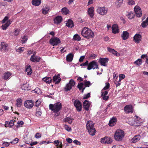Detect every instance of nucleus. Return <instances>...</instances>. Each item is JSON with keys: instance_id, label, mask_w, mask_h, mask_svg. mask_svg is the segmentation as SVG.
<instances>
[{"instance_id": "nucleus-10", "label": "nucleus", "mask_w": 148, "mask_h": 148, "mask_svg": "<svg viewBox=\"0 0 148 148\" xmlns=\"http://www.w3.org/2000/svg\"><path fill=\"white\" fill-rule=\"evenodd\" d=\"M74 104L77 111H80L82 110V104L79 100H76L74 102Z\"/></svg>"}, {"instance_id": "nucleus-44", "label": "nucleus", "mask_w": 148, "mask_h": 148, "mask_svg": "<svg viewBox=\"0 0 148 148\" xmlns=\"http://www.w3.org/2000/svg\"><path fill=\"white\" fill-rule=\"evenodd\" d=\"M84 86V84L83 83L81 82L80 83L78 84L77 87L78 88H79V90H81L82 89Z\"/></svg>"}, {"instance_id": "nucleus-17", "label": "nucleus", "mask_w": 148, "mask_h": 148, "mask_svg": "<svg viewBox=\"0 0 148 148\" xmlns=\"http://www.w3.org/2000/svg\"><path fill=\"white\" fill-rule=\"evenodd\" d=\"M141 37L142 36L140 35L139 34H136L134 37V40L136 42L139 43L141 40Z\"/></svg>"}, {"instance_id": "nucleus-6", "label": "nucleus", "mask_w": 148, "mask_h": 148, "mask_svg": "<svg viewBox=\"0 0 148 148\" xmlns=\"http://www.w3.org/2000/svg\"><path fill=\"white\" fill-rule=\"evenodd\" d=\"M50 44L53 46L57 45L60 43V39L56 37H54L51 39L49 40Z\"/></svg>"}, {"instance_id": "nucleus-8", "label": "nucleus", "mask_w": 148, "mask_h": 148, "mask_svg": "<svg viewBox=\"0 0 148 148\" xmlns=\"http://www.w3.org/2000/svg\"><path fill=\"white\" fill-rule=\"evenodd\" d=\"M134 9L136 16L138 17H140L142 16V12L139 6L136 5L135 6Z\"/></svg>"}, {"instance_id": "nucleus-35", "label": "nucleus", "mask_w": 148, "mask_h": 148, "mask_svg": "<svg viewBox=\"0 0 148 148\" xmlns=\"http://www.w3.org/2000/svg\"><path fill=\"white\" fill-rule=\"evenodd\" d=\"M43 80L48 84L50 83L52 81V79L50 77H46L42 79Z\"/></svg>"}, {"instance_id": "nucleus-49", "label": "nucleus", "mask_w": 148, "mask_h": 148, "mask_svg": "<svg viewBox=\"0 0 148 148\" xmlns=\"http://www.w3.org/2000/svg\"><path fill=\"white\" fill-rule=\"evenodd\" d=\"M24 49V47H19L16 50V51L19 53H21L23 51Z\"/></svg>"}, {"instance_id": "nucleus-63", "label": "nucleus", "mask_w": 148, "mask_h": 148, "mask_svg": "<svg viewBox=\"0 0 148 148\" xmlns=\"http://www.w3.org/2000/svg\"><path fill=\"white\" fill-rule=\"evenodd\" d=\"M3 144L4 145V146L5 147L8 146L10 144L9 143L6 142H5L3 143Z\"/></svg>"}, {"instance_id": "nucleus-64", "label": "nucleus", "mask_w": 148, "mask_h": 148, "mask_svg": "<svg viewBox=\"0 0 148 148\" xmlns=\"http://www.w3.org/2000/svg\"><path fill=\"white\" fill-rule=\"evenodd\" d=\"M14 32L15 33V34H14V35L16 36H17L18 35L19 33V31L17 29H16L14 31Z\"/></svg>"}, {"instance_id": "nucleus-4", "label": "nucleus", "mask_w": 148, "mask_h": 148, "mask_svg": "<svg viewBox=\"0 0 148 148\" xmlns=\"http://www.w3.org/2000/svg\"><path fill=\"white\" fill-rule=\"evenodd\" d=\"M124 134L123 131L121 130H118L116 131L114 134V138L117 141H121L124 136Z\"/></svg>"}, {"instance_id": "nucleus-45", "label": "nucleus", "mask_w": 148, "mask_h": 148, "mask_svg": "<svg viewBox=\"0 0 148 148\" xmlns=\"http://www.w3.org/2000/svg\"><path fill=\"white\" fill-rule=\"evenodd\" d=\"M36 116H40L42 114L41 111L39 108L36 109Z\"/></svg>"}, {"instance_id": "nucleus-16", "label": "nucleus", "mask_w": 148, "mask_h": 148, "mask_svg": "<svg viewBox=\"0 0 148 148\" xmlns=\"http://www.w3.org/2000/svg\"><path fill=\"white\" fill-rule=\"evenodd\" d=\"M40 57L38 56H34V55H32L31 56L30 60L33 62H38L40 61Z\"/></svg>"}, {"instance_id": "nucleus-19", "label": "nucleus", "mask_w": 148, "mask_h": 148, "mask_svg": "<svg viewBox=\"0 0 148 148\" xmlns=\"http://www.w3.org/2000/svg\"><path fill=\"white\" fill-rule=\"evenodd\" d=\"M140 138V136L139 135L135 136L131 140L132 143H135L138 141Z\"/></svg>"}, {"instance_id": "nucleus-47", "label": "nucleus", "mask_w": 148, "mask_h": 148, "mask_svg": "<svg viewBox=\"0 0 148 148\" xmlns=\"http://www.w3.org/2000/svg\"><path fill=\"white\" fill-rule=\"evenodd\" d=\"M101 97H103V99L104 100H107L108 99V96H107L106 95H103V92L102 91L101 92Z\"/></svg>"}, {"instance_id": "nucleus-13", "label": "nucleus", "mask_w": 148, "mask_h": 148, "mask_svg": "<svg viewBox=\"0 0 148 148\" xmlns=\"http://www.w3.org/2000/svg\"><path fill=\"white\" fill-rule=\"evenodd\" d=\"M124 109L125 112L126 113H133L132 106L131 105H128L125 106Z\"/></svg>"}, {"instance_id": "nucleus-60", "label": "nucleus", "mask_w": 148, "mask_h": 148, "mask_svg": "<svg viewBox=\"0 0 148 148\" xmlns=\"http://www.w3.org/2000/svg\"><path fill=\"white\" fill-rule=\"evenodd\" d=\"M8 17H7V16L5 17V18H4L2 21V23H5L6 22V21H8Z\"/></svg>"}, {"instance_id": "nucleus-41", "label": "nucleus", "mask_w": 148, "mask_h": 148, "mask_svg": "<svg viewBox=\"0 0 148 148\" xmlns=\"http://www.w3.org/2000/svg\"><path fill=\"white\" fill-rule=\"evenodd\" d=\"M84 86L86 87H89L91 85V83L89 81H87V80H85L84 81Z\"/></svg>"}, {"instance_id": "nucleus-57", "label": "nucleus", "mask_w": 148, "mask_h": 148, "mask_svg": "<svg viewBox=\"0 0 148 148\" xmlns=\"http://www.w3.org/2000/svg\"><path fill=\"white\" fill-rule=\"evenodd\" d=\"M40 103V101H39L38 100H37L35 103V106H38Z\"/></svg>"}, {"instance_id": "nucleus-28", "label": "nucleus", "mask_w": 148, "mask_h": 148, "mask_svg": "<svg viewBox=\"0 0 148 148\" xmlns=\"http://www.w3.org/2000/svg\"><path fill=\"white\" fill-rule=\"evenodd\" d=\"M73 56H74L72 53H70L66 56V60L69 62H71L73 59Z\"/></svg>"}, {"instance_id": "nucleus-3", "label": "nucleus", "mask_w": 148, "mask_h": 148, "mask_svg": "<svg viewBox=\"0 0 148 148\" xmlns=\"http://www.w3.org/2000/svg\"><path fill=\"white\" fill-rule=\"evenodd\" d=\"M62 108V104L60 102H57L54 104H51L49 105V109L55 112H59Z\"/></svg>"}, {"instance_id": "nucleus-33", "label": "nucleus", "mask_w": 148, "mask_h": 148, "mask_svg": "<svg viewBox=\"0 0 148 148\" xmlns=\"http://www.w3.org/2000/svg\"><path fill=\"white\" fill-rule=\"evenodd\" d=\"M63 14L64 15H66L69 12V10L65 7L63 8L61 10Z\"/></svg>"}, {"instance_id": "nucleus-39", "label": "nucleus", "mask_w": 148, "mask_h": 148, "mask_svg": "<svg viewBox=\"0 0 148 148\" xmlns=\"http://www.w3.org/2000/svg\"><path fill=\"white\" fill-rule=\"evenodd\" d=\"M16 102L17 103L16 104V105L18 107H20L22 102V100L21 99L18 98L16 100Z\"/></svg>"}, {"instance_id": "nucleus-23", "label": "nucleus", "mask_w": 148, "mask_h": 148, "mask_svg": "<svg viewBox=\"0 0 148 148\" xmlns=\"http://www.w3.org/2000/svg\"><path fill=\"white\" fill-rule=\"evenodd\" d=\"M54 23L56 24L60 23L62 21V18L60 16H58L54 20Z\"/></svg>"}, {"instance_id": "nucleus-34", "label": "nucleus", "mask_w": 148, "mask_h": 148, "mask_svg": "<svg viewBox=\"0 0 148 148\" xmlns=\"http://www.w3.org/2000/svg\"><path fill=\"white\" fill-rule=\"evenodd\" d=\"M25 71L27 72V75H30L32 73V70L30 65H29L26 68Z\"/></svg>"}, {"instance_id": "nucleus-27", "label": "nucleus", "mask_w": 148, "mask_h": 148, "mask_svg": "<svg viewBox=\"0 0 148 148\" xmlns=\"http://www.w3.org/2000/svg\"><path fill=\"white\" fill-rule=\"evenodd\" d=\"M66 25L69 27H72L74 26L73 21L71 19H69L66 23Z\"/></svg>"}, {"instance_id": "nucleus-48", "label": "nucleus", "mask_w": 148, "mask_h": 148, "mask_svg": "<svg viewBox=\"0 0 148 148\" xmlns=\"http://www.w3.org/2000/svg\"><path fill=\"white\" fill-rule=\"evenodd\" d=\"M18 139L17 138H15L13 141L10 142V143L12 144H15L18 143Z\"/></svg>"}, {"instance_id": "nucleus-40", "label": "nucleus", "mask_w": 148, "mask_h": 148, "mask_svg": "<svg viewBox=\"0 0 148 148\" xmlns=\"http://www.w3.org/2000/svg\"><path fill=\"white\" fill-rule=\"evenodd\" d=\"M72 87L71 86L69 83H68L66 84V86L64 88V89H65L66 91H67L70 90L71 89Z\"/></svg>"}, {"instance_id": "nucleus-20", "label": "nucleus", "mask_w": 148, "mask_h": 148, "mask_svg": "<svg viewBox=\"0 0 148 148\" xmlns=\"http://www.w3.org/2000/svg\"><path fill=\"white\" fill-rule=\"evenodd\" d=\"M129 37V33L127 31H124L121 35V37L123 40H125Z\"/></svg>"}, {"instance_id": "nucleus-51", "label": "nucleus", "mask_w": 148, "mask_h": 148, "mask_svg": "<svg viewBox=\"0 0 148 148\" xmlns=\"http://www.w3.org/2000/svg\"><path fill=\"white\" fill-rule=\"evenodd\" d=\"M27 38L26 36H24L22 38V40H21L22 44H24L27 41Z\"/></svg>"}, {"instance_id": "nucleus-37", "label": "nucleus", "mask_w": 148, "mask_h": 148, "mask_svg": "<svg viewBox=\"0 0 148 148\" xmlns=\"http://www.w3.org/2000/svg\"><path fill=\"white\" fill-rule=\"evenodd\" d=\"M73 119L71 118L66 117L64 119L63 121L64 122H67L71 124L72 123Z\"/></svg>"}, {"instance_id": "nucleus-7", "label": "nucleus", "mask_w": 148, "mask_h": 148, "mask_svg": "<svg viewBox=\"0 0 148 148\" xmlns=\"http://www.w3.org/2000/svg\"><path fill=\"white\" fill-rule=\"evenodd\" d=\"M97 11L98 13L102 15H104L106 14L107 12V10L104 7H98L97 9Z\"/></svg>"}, {"instance_id": "nucleus-18", "label": "nucleus", "mask_w": 148, "mask_h": 148, "mask_svg": "<svg viewBox=\"0 0 148 148\" xmlns=\"http://www.w3.org/2000/svg\"><path fill=\"white\" fill-rule=\"evenodd\" d=\"M61 80V78H60L59 75L54 76L53 79V81L56 84H58Z\"/></svg>"}, {"instance_id": "nucleus-38", "label": "nucleus", "mask_w": 148, "mask_h": 148, "mask_svg": "<svg viewBox=\"0 0 148 148\" xmlns=\"http://www.w3.org/2000/svg\"><path fill=\"white\" fill-rule=\"evenodd\" d=\"M49 10L48 7H44L42 9V12L43 14H47Z\"/></svg>"}, {"instance_id": "nucleus-31", "label": "nucleus", "mask_w": 148, "mask_h": 148, "mask_svg": "<svg viewBox=\"0 0 148 148\" xmlns=\"http://www.w3.org/2000/svg\"><path fill=\"white\" fill-rule=\"evenodd\" d=\"M21 87L22 90H29L30 88V87L29 86V84L27 83L25 84H24L21 86Z\"/></svg>"}, {"instance_id": "nucleus-29", "label": "nucleus", "mask_w": 148, "mask_h": 148, "mask_svg": "<svg viewBox=\"0 0 148 148\" xmlns=\"http://www.w3.org/2000/svg\"><path fill=\"white\" fill-rule=\"evenodd\" d=\"M12 74L9 72H5L4 75L3 76V79L5 80H6L9 79V77L11 76Z\"/></svg>"}, {"instance_id": "nucleus-42", "label": "nucleus", "mask_w": 148, "mask_h": 148, "mask_svg": "<svg viewBox=\"0 0 148 148\" xmlns=\"http://www.w3.org/2000/svg\"><path fill=\"white\" fill-rule=\"evenodd\" d=\"M142 62L141 59H138L137 60L134 62V63L135 64L137 65L138 66L142 64Z\"/></svg>"}, {"instance_id": "nucleus-12", "label": "nucleus", "mask_w": 148, "mask_h": 148, "mask_svg": "<svg viewBox=\"0 0 148 148\" xmlns=\"http://www.w3.org/2000/svg\"><path fill=\"white\" fill-rule=\"evenodd\" d=\"M25 106L27 108H30L33 106V101L32 100H28L25 102L24 103Z\"/></svg>"}, {"instance_id": "nucleus-61", "label": "nucleus", "mask_w": 148, "mask_h": 148, "mask_svg": "<svg viewBox=\"0 0 148 148\" xmlns=\"http://www.w3.org/2000/svg\"><path fill=\"white\" fill-rule=\"evenodd\" d=\"M129 15H130V16H129L128 18L129 19H131L132 18H134V15H133V13L131 14V13H129Z\"/></svg>"}, {"instance_id": "nucleus-24", "label": "nucleus", "mask_w": 148, "mask_h": 148, "mask_svg": "<svg viewBox=\"0 0 148 148\" xmlns=\"http://www.w3.org/2000/svg\"><path fill=\"white\" fill-rule=\"evenodd\" d=\"M108 51L112 53L114 55L116 56H120V54L119 53H118L116 51H115L114 49H111L109 47L107 48Z\"/></svg>"}, {"instance_id": "nucleus-50", "label": "nucleus", "mask_w": 148, "mask_h": 148, "mask_svg": "<svg viewBox=\"0 0 148 148\" xmlns=\"http://www.w3.org/2000/svg\"><path fill=\"white\" fill-rule=\"evenodd\" d=\"M69 83L71 85V86L73 87L74 86L75 82L73 80L71 79L69 82Z\"/></svg>"}, {"instance_id": "nucleus-56", "label": "nucleus", "mask_w": 148, "mask_h": 148, "mask_svg": "<svg viewBox=\"0 0 148 148\" xmlns=\"http://www.w3.org/2000/svg\"><path fill=\"white\" fill-rule=\"evenodd\" d=\"M41 134L39 133H37L35 135V137L36 138H39L41 137Z\"/></svg>"}, {"instance_id": "nucleus-43", "label": "nucleus", "mask_w": 148, "mask_h": 148, "mask_svg": "<svg viewBox=\"0 0 148 148\" xmlns=\"http://www.w3.org/2000/svg\"><path fill=\"white\" fill-rule=\"evenodd\" d=\"M73 38L75 40H80L81 39L80 37L77 34L75 35L73 37Z\"/></svg>"}, {"instance_id": "nucleus-9", "label": "nucleus", "mask_w": 148, "mask_h": 148, "mask_svg": "<svg viewBox=\"0 0 148 148\" xmlns=\"http://www.w3.org/2000/svg\"><path fill=\"white\" fill-rule=\"evenodd\" d=\"M112 139L109 137L106 136L101 139V142L103 143L110 144L112 143Z\"/></svg>"}, {"instance_id": "nucleus-25", "label": "nucleus", "mask_w": 148, "mask_h": 148, "mask_svg": "<svg viewBox=\"0 0 148 148\" xmlns=\"http://www.w3.org/2000/svg\"><path fill=\"white\" fill-rule=\"evenodd\" d=\"M116 119L114 117H113L110 120L109 123V124L110 126H113L116 123Z\"/></svg>"}, {"instance_id": "nucleus-11", "label": "nucleus", "mask_w": 148, "mask_h": 148, "mask_svg": "<svg viewBox=\"0 0 148 148\" xmlns=\"http://www.w3.org/2000/svg\"><path fill=\"white\" fill-rule=\"evenodd\" d=\"M108 61V58H100L99 60V62L100 63L101 65L106 66L107 64Z\"/></svg>"}, {"instance_id": "nucleus-14", "label": "nucleus", "mask_w": 148, "mask_h": 148, "mask_svg": "<svg viewBox=\"0 0 148 148\" xmlns=\"http://www.w3.org/2000/svg\"><path fill=\"white\" fill-rule=\"evenodd\" d=\"M1 48L0 50L2 52H5L7 51V47L8 46L7 44H6L4 42H2L1 44Z\"/></svg>"}, {"instance_id": "nucleus-32", "label": "nucleus", "mask_w": 148, "mask_h": 148, "mask_svg": "<svg viewBox=\"0 0 148 148\" xmlns=\"http://www.w3.org/2000/svg\"><path fill=\"white\" fill-rule=\"evenodd\" d=\"M41 3V0H32V4L35 6L39 5Z\"/></svg>"}, {"instance_id": "nucleus-2", "label": "nucleus", "mask_w": 148, "mask_h": 148, "mask_svg": "<svg viewBox=\"0 0 148 148\" xmlns=\"http://www.w3.org/2000/svg\"><path fill=\"white\" fill-rule=\"evenodd\" d=\"M87 130L88 131L89 134L92 136L95 134L96 130L94 127V123L92 121H89L87 122L86 125Z\"/></svg>"}, {"instance_id": "nucleus-15", "label": "nucleus", "mask_w": 148, "mask_h": 148, "mask_svg": "<svg viewBox=\"0 0 148 148\" xmlns=\"http://www.w3.org/2000/svg\"><path fill=\"white\" fill-rule=\"evenodd\" d=\"M127 122L131 125L135 126L137 125L136 120L132 118L129 119L127 120Z\"/></svg>"}, {"instance_id": "nucleus-26", "label": "nucleus", "mask_w": 148, "mask_h": 148, "mask_svg": "<svg viewBox=\"0 0 148 148\" xmlns=\"http://www.w3.org/2000/svg\"><path fill=\"white\" fill-rule=\"evenodd\" d=\"M112 32L114 34L118 33L119 29L118 25L116 24L113 25L112 27Z\"/></svg>"}, {"instance_id": "nucleus-46", "label": "nucleus", "mask_w": 148, "mask_h": 148, "mask_svg": "<svg viewBox=\"0 0 148 148\" xmlns=\"http://www.w3.org/2000/svg\"><path fill=\"white\" fill-rule=\"evenodd\" d=\"M64 128L68 132H71L72 130L71 127L66 125H64Z\"/></svg>"}, {"instance_id": "nucleus-52", "label": "nucleus", "mask_w": 148, "mask_h": 148, "mask_svg": "<svg viewBox=\"0 0 148 148\" xmlns=\"http://www.w3.org/2000/svg\"><path fill=\"white\" fill-rule=\"evenodd\" d=\"M106 86H105L103 90H106L108 89L110 87V84L108 83H106Z\"/></svg>"}, {"instance_id": "nucleus-1", "label": "nucleus", "mask_w": 148, "mask_h": 148, "mask_svg": "<svg viewBox=\"0 0 148 148\" xmlns=\"http://www.w3.org/2000/svg\"><path fill=\"white\" fill-rule=\"evenodd\" d=\"M81 34L83 37L87 39L92 38L94 36V34L93 32L90 29L86 27L83 28Z\"/></svg>"}, {"instance_id": "nucleus-55", "label": "nucleus", "mask_w": 148, "mask_h": 148, "mask_svg": "<svg viewBox=\"0 0 148 148\" xmlns=\"http://www.w3.org/2000/svg\"><path fill=\"white\" fill-rule=\"evenodd\" d=\"M125 77V75L124 74H120L119 75L120 81H121V79H124Z\"/></svg>"}, {"instance_id": "nucleus-36", "label": "nucleus", "mask_w": 148, "mask_h": 148, "mask_svg": "<svg viewBox=\"0 0 148 148\" xmlns=\"http://www.w3.org/2000/svg\"><path fill=\"white\" fill-rule=\"evenodd\" d=\"M148 25V17L145 21H143L141 24L142 27L144 28L146 27Z\"/></svg>"}, {"instance_id": "nucleus-58", "label": "nucleus", "mask_w": 148, "mask_h": 148, "mask_svg": "<svg viewBox=\"0 0 148 148\" xmlns=\"http://www.w3.org/2000/svg\"><path fill=\"white\" fill-rule=\"evenodd\" d=\"M73 142L77 145H80L81 144L80 142L77 140H74Z\"/></svg>"}, {"instance_id": "nucleus-30", "label": "nucleus", "mask_w": 148, "mask_h": 148, "mask_svg": "<svg viewBox=\"0 0 148 148\" xmlns=\"http://www.w3.org/2000/svg\"><path fill=\"white\" fill-rule=\"evenodd\" d=\"M11 23V22L10 20L8 21L4 25H2L1 27L3 29V30H5Z\"/></svg>"}, {"instance_id": "nucleus-59", "label": "nucleus", "mask_w": 148, "mask_h": 148, "mask_svg": "<svg viewBox=\"0 0 148 148\" xmlns=\"http://www.w3.org/2000/svg\"><path fill=\"white\" fill-rule=\"evenodd\" d=\"M66 141L69 143H71L73 141L72 140L69 138H66Z\"/></svg>"}, {"instance_id": "nucleus-62", "label": "nucleus", "mask_w": 148, "mask_h": 148, "mask_svg": "<svg viewBox=\"0 0 148 148\" xmlns=\"http://www.w3.org/2000/svg\"><path fill=\"white\" fill-rule=\"evenodd\" d=\"M85 58V56H81L79 60V61L80 62H83V60Z\"/></svg>"}, {"instance_id": "nucleus-54", "label": "nucleus", "mask_w": 148, "mask_h": 148, "mask_svg": "<svg viewBox=\"0 0 148 148\" xmlns=\"http://www.w3.org/2000/svg\"><path fill=\"white\" fill-rule=\"evenodd\" d=\"M90 93H88L86 95H85L83 97L84 99H86L88 98L90 96Z\"/></svg>"}, {"instance_id": "nucleus-53", "label": "nucleus", "mask_w": 148, "mask_h": 148, "mask_svg": "<svg viewBox=\"0 0 148 148\" xmlns=\"http://www.w3.org/2000/svg\"><path fill=\"white\" fill-rule=\"evenodd\" d=\"M128 1L127 3L128 5H132L134 4L135 2L133 0H128Z\"/></svg>"}, {"instance_id": "nucleus-22", "label": "nucleus", "mask_w": 148, "mask_h": 148, "mask_svg": "<svg viewBox=\"0 0 148 148\" xmlns=\"http://www.w3.org/2000/svg\"><path fill=\"white\" fill-rule=\"evenodd\" d=\"M88 12L89 15L91 18L93 17L94 15V8L92 7H91L88 9Z\"/></svg>"}, {"instance_id": "nucleus-5", "label": "nucleus", "mask_w": 148, "mask_h": 148, "mask_svg": "<svg viewBox=\"0 0 148 148\" xmlns=\"http://www.w3.org/2000/svg\"><path fill=\"white\" fill-rule=\"evenodd\" d=\"M98 69V67L97 62L95 61L91 62L88 64L87 68L88 70H90L92 69Z\"/></svg>"}, {"instance_id": "nucleus-21", "label": "nucleus", "mask_w": 148, "mask_h": 148, "mask_svg": "<svg viewBox=\"0 0 148 148\" xmlns=\"http://www.w3.org/2000/svg\"><path fill=\"white\" fill-rule=\"evenodd\" d=\"M90 105L88 101L87 100H85L83 103V107L86 110H88Z\"/></svg>"}]
</instances>
